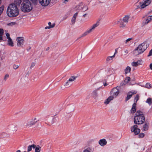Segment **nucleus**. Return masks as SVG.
Returning a JSON list of instances; mask_svg holds the SVG:
<instances>
[{
	"label": "nucleus",
	"instance_id": "obj_1",
	"mask_svg": "<svg viewBox=\"0 0 152 152\" xmlns=\"http://www.w3.org/2000/svg\"><path fill=\"white\" fill-rule=\"evenodd\" d=\"M19 14L18 9L17 6L15 4H11L8 7L7 10V14L9 17H16L18 16Z\"/></svg>",
	"mask_w": 152,
	"mask_h": 152
},
{
	"label": "nucleus",
	"instance_id": "obj_2",
	"mask_svg": "<svg viewBox=\"0 0 152 152\" xmlns=\"http://www.w3.org/2000/svg\"><path fill=\"white\" fill-rule=\"evenodd\" d=\"M21 4V9L23 12H29L32 9V7L30 2L28 0H18V3Z\"/></svg>",
	"mask_w": 152,
	"mask_h": 152
},
{
	"label": "nucleus",
	"instance_id": "obj_3",
	"mask_svg": "<svg viewBox=\"0 0 152 152\" xmlns=\"http://www.w3.org/2000/svg\"><path fill=\"white\" fill-rule=\"evenodd\" d=\"M145 121V118L143 113L138 110L136 113V116L134 118V124H142Z\"/></svg>",
	"mask_w": 152,
	"mask_h": 152
},
{
	"label": "nucleus",
	"instance_id": "obj_4",
	"mask_svg": "<svg viewBox=\"0 0 152 152\" xmlns=\"http://www.w3.org/2000/svg\"><path fill=\"white\" fill-rule=\"evenodd\" d=\"M149 45L146 42H143L140 44L134 50L133 53L135 55H138L143 53L148 47Z\"/></svg>",
	"mask_w": 152,
	"mask_h": 152
},
{
	"label": "nucleus",
	"instance_id": "obj_5",
	"mask_svg": "<svg viewBox=\"0 0 152 152\" xmlns=\"http://www.w3.org/2000/svg\"><path fill=\"white\" fill-rule=\"evenodd\" d=\"M99 25V21H97L96 23L93 24L91 26L90 28L85 32L81 35L80 37H83L86 36L88 34L93 32L95 30V28L97 27Z\"/></svg>",
	"mask_w": 152,
	"mask_h": 152
},
{
	"label": "nucleus",
	"instance_id": "obj_6",
	"mask_svg": "<svg viewBox=\"0 0 152 152\" xmlns=\"http://www.w3.org/2000/svg\"><path fill=\"white\" fill-rule=\"evenodd\" d=\"M39 120L38 118L34 117L29 120L27 121L25 124V126L27 127H30L32 126L35 125Z\"/></svg>",
	"mask_w": 152,
	"mask_h": 152
},
{
	"label": "nucleus",
	"instance_id": "obj_7",
	"mask_svg": "<svg viewBox=\"0 0 152 152\" xmlns=\"http://www.w3.org/2000/svg\"><path fill=\"white\" fill-rule=\"evenodd\" d=\"M77 77L72 76L65 83L64 86L66 87L70 86L72 84V82L74 81L77 78Z\"/></svg>",
	"mask_w": 152,
	"mask_h": 152
},
{
	"label": "nucleus",
	"instance_id": "obj_8",
	"mask_svg": "<svg viewBox=\"0 0 152 152\" xmlns=\"http://www.w3.org/2000/svg\"><path fill=\"white\" fill-rule=\"evenodd\" d=\"M17 45L18 47H21L24 42V38L23 37H18L17 38Z\"/></svg>",
	"mask_w": 152,
	"mask_h": 152
},
{
	"label": "nucleus",
	"instance_id": "obj_9",
	"mask_svg": "<svg viewBox=\"0 0 152 152\" xmlns=\"http://www.w3.org/2000/svg\"><path fill=\"white\" fill-rule=\"evenodd\" d=\"M143 1V2H140L142 8H145L148 6L151 3L152 0H144Z\"/></svg>",
	"mask_w": 152,
	"mask_h": 152
},
{
	"label": "nucleus",
	"instance_id": "obj_10",
	"mask_svg": "<svg viewBox=\"0 0 152 152\" xmlns=\"http://www.w3.org/2000/svg\"><path fill=\"white\" fill-rule=\"evenodd\" d=\"M137 126L135 125L131 127V131L132 132H134L135 135L138 134L140 131V129L137 128Z\"/></svg>",
	"mask_w": 152,
	"mask_h": 152
},
{
	"label": "nucleus",
	"instance_id": "obj_11",
	"mask_svg": "<svg viewBox=\"0 0 152 152\" xmlns=\"http://www.w3.org/2000/svg\"><path fill=\"white\" fill-rule=\"evenodd\" d=\"M39 3L43 7L48 6L51 1L50 0H38Z\"/></svg>",
	"mask_w": 152,
	"mask_h": 152
},
{
	"label": "nucleus",
	"instance_id": "obj_12",
	"mask_svg": "<svg viewBox=\"0 0 152 152\" xmlns=\"http://www.w3.org/2000/svg\"><path fill=\"white\" fill-rule=\"evenodd\" d=\"M118 86H117L116 88H113L111 91L110 92V94L113 96H115V97L119 93V90L117 88Z\"/></svg>",
	"mask_w": 152,
	"mask_h": 152
},
{
	"label": "nucleus",
	"instance_id": "obj_13",
	"mask_svg": "<svg viewBox=\"0 0 152 152\" xmlns=\"http://www.w3.org/2000/svg\"><path fill=\"white\" fill-rule=\"evenodd\" d=\"M118 23L119 24V28H123L126 27L125 23L121 19L118 21Z\"/></svg>",
	"mask_w": 152,
	"mask_h": 152
},
{
	"label": "nucleus",
	"instance_id": "obj_14",
	"mask_svg": "<svg viewBox=\"0 0 152 152\" xmlns=\"http://www.w3.org/2000/svg\"><path fill=\"white\" fill-rule=\"evenodd\" d=\"M137 91H135L133 92L130 91L128 93L127 95L126 99V101L129 100L132 96V95L135 94L137 93Z\"/></svg>",
	"mask_w": 152,
	"mask_h": 152
},
{
	"label": "nucleus",
	"instance_id": "obj_15",
	"mask_svg": "<svg viewBox=\"0 0 152 152\" xmlns=\"http://www.w3.org/2000/svg\"><path fill=\"white\" fill-rule=\"evenodd\" d=\"M152 20V15L148 17L147 18L143 20V23L144 25H146Z\"/></svg>",
	"mask_w": 152,
	"mask_h": 152
},
{
	"label": "nucleus",
	"instance_id": "obj_16",
	"mask_svg": "<svg viewBox=\"0 0 152 152\" xmlns=\"http://www.w3.org/2000/svg\"><path fill=\"white\" fill-rule=\"evenodd\" d=\"M130 17V16L129 15H125L121 19L126 24L128 23Z\"/></svg>",
	"mask_w": 152,
	"mask_h": 152
},
{
	"label": "nucleus",
	"instance_id": "obj_17",
	"mask_svg": "<svg viewBox=\"0 0 152 152\" xmlns=\"http://www.w3.org/2000/svg\"><path fill=\"white\" fill-rule=\"evenodd\" d=\"M107 142L106 140L104 139H101L99 141V143L101 146H104L107 144Z\"/></svg>",
	"mask_w": 152,
	"mask_h": 152
},
{
	"label": "nucleus",
	"instance_id": "obj_18",
	"mask_svg": "<svg viewBox=\"0 0 152 152\" xmlns=\"http://www.w3.org/2000/svg\"><path fill=\"white\" fill-rule=\"evenodd\" d=\"M141 61L138 60L137 62H133L131 63L132 65L133 66H137L139 65H141Z\"/></svg>",
	"mask_w": 152,
	"mask_h": 152
},
{
	"label": "nucleus",
	"instance_id": "obj_19",
	"mask_svg": "<svg viewBox=\"0 0 152 152\" xmlns=\"http://www.w3.org/2000/svg\"><path fill=\"white\" fill-rule=\"evenodd\" d=\"M114 98V96L112 95L109 97L104 102V103L105 104H109V102L112 100H113Z\"/></svg>",
	"mask_w": 152,
	"mask_h": 152
},
{
	"label": "nucleus",
	"instance_id": "obj_20",
	"mask_svg": "<svg viewBox=\"0 0 152 152\" xmlns=\"http://www.w3.org/2000/svg\"><path fill=\"white\" fill-rule=\"evenodd\" d=\"M136 104L135 103H134L133 104L131 110V113L133 114L136 112Z\"/></svg>",
	"mask_w": 152,
	"mask_h": 152
},
{
	"label": "nucleus",
	"instance_id": "obj_21",
	"mask_svg": "<svg viewBox=\"0 0 152 152\" xmlns=\"http://www.w3.org/2000/svg\"><path fill=\"white\" fill-rule=\"evenodd\" d=\"M48 24L49 26H48L46 27L45 28V29H50L53 28L55 26V24L54 23H53L52 25L50 22H49L48 23Z\"/></svg>",
	"mask_w": 152,
	"mask_h": 152
},
{
	"label": "nucleus",
	"instance_id": "obj_22",
	"mask_svg": "<svg viewBox=\"0 0 152 152\" xmlns=\"http://www.w3.org/2000/svg\"><path fill=\"white\" fill-rule=\"evenodd\" d=\"M78 13L76 12L74 14L71 20V22L72 24H74L75 22L76 17Z\"/></svg>",
	"mask_w": 152,
	"mask_h": 152
},
{
	"label": "nucleus",
	"instance_id": "obj_23",
	"mask_svg": "<svg viewBox=\"0 0 152 152\" xmlns=\"http://www.w3.org/2000/svg\"><path fill=\"white\" fill-rule=\"evenodd\" d=\"M100 88H98L97 90H95L92 93V94L94 97L95 98H96L97 97V90L99 89Z\"/></svg>",
	"mask_w": 152,
	"mask_h": 152
},
{
	"label": "nucleus",
	"instance_id": "obj_24",
	"mask_svg": "<svg viewBox=\"0 0 152 152\" xmlns=\"http://www.w3.org/2000/svg\"><path fill=\"white\" fill-rule=\"evenodd\" d=\"M4 30L2 28H0V41L3 40V36L4 34Z\"/></svg>",
	"mask_w": 152,
	"mask_h": 152
},
{
	"label": "nucleus",
	"instance_id": "obj_25",
	"mask_svg": "<svg viewBox=\"0 0 152 152\" xmlns=\"http://www.w3.org/2000/svg\"><path fill=\"white\" fill-rule=\"evenodd\" d=\"M149 124L148 123H145L143 126V129L144 131H147L148 129Z\"/></svg>",
	"mask_w": 152,
	"mask_h": 152
},
{
	"label": "nucleus",
	"instance_id": "obj_26",
	"mask_svg": "<svg viewBox=\"0 0 152 152\" xmlns=\"http://www.w3.org/2000/svg\"><path fill=\"white\" fill-rule=\"evenodd\" d=\"M131 68L130 67L127 66L124 70L125 74H127L130 73L131 71Z\"/></svg>",
	"mask_w": 152,
	"mask_h": 152
},
{
	"label": "nucleus",
	"instance_id": "obj_27",
	"mask_svg": "<svg viewBox=\"0 0 152 152\" xmlns=\"http://www.w3.org/2000/svg\"><path fill=\"white\" fill-rule=\"evenodd\" d=\"M7 42L8 44L9 45L12 47H13L14 46V44L11 39H8Z\"/></svg>",
	"mask_w": 152,
	"mask_h": 152
},
{
	"label": "nucleus",
	"instance_id": "obj_28",
	"mask_svg": "<svg viewBox=\"0 0 152 152\" xmlns=\"http://www.w3.org/2000/svg\"><path fill=\"white\" fill-rule=\"evenodd\" d=\"M41 147L39 145L37 146L35 149V152H40V151Z\"/></svg>",
	"mask_w": 152,
	"mask_h": 152
},
{
	"label": "nucleus",
	"instance_id": "obj_29",
	"mask_svg": "<svg viewBox=\"0 0 152 152\" xmlns=\"http://www.w3.org/2000/svg\"><path fill=\"white\" fill-rule=\"evenodd\" d=\"M130 80V78L129 77H128L125 78L124 80V83L126 84L128 83Z\"/></svg>",
	"mask_w": 152,
	"mask_h": 152
},
{
	"label": "nucleus",
	"instance_id": "obj_30",
	"mask_svg": "<svg viewBox=\"0 0 152 152\" xmlns=\"http://www.w3.org/2000/svg\"><path fill=\"white\" fill-rule=\"evenodd\" d=\"M146 102L150 105L152 103V99L151 98H149L147 99Z\"/></svg>",
	"mask_w": 152,
	"mask_h": 152
},
{
	"label": "nucleus",
	"instance_id": "obj_31",
	"mask_svg": "<svg viewBox=\"0 0 152 152\" xmlns=\"http://www.w3.org/2000/svg\"><path fill=\"white\" fill-rule=\"evenodd\" d=\"M115 57L114 55H113L112 56H108L107 57L106 60L107 61H109L113 59V58H114Z\"/></svg>",
	"mask_w": 152,
	"mask_h": 152
},
{
	"label": "nucleus",
	"instance_id": "obj_32",
	"mask_svg": "<svg viewBox=\"0 0 152 152\" xmlns=\"http://www.w3.org/2000/svg\"><path fill=\"white\" fill-rule=\"evenodd\" d=\"M88 9L87 6L86 5L84 6L82 8V10L83 11H85L87 10Z\"/></svg>",
	"mask_w": 152,
	"mask_h": 152
},
{
	"label": "nucleus",
	"instance_id": "obj_33",
	"mask_svg": "<svg viewBox=\"0 0 152 152\" xmlns=\"http://www.w3.org/2000/svg\"><path fill=\"white\" fill-rule=\"evenodd\" d=\"M139 96L138 95H137L134 98V101L136 102L137 101L139 100Z\"/></svg>",
	"mask_w": 152,
	"mask_h": 152
},
{
	"label": "nucleus",
	"instance_id": "obj_34",
	"mask_svg": "<svg viewBox=\"0 0 152 152\" xmlns=\"http://www.w3.org/2000/svg\"><path fill=\"white\" fill-rule=\"evenodd\" d=\"M16 24V22H11V23H8L7 25L8 26H13L15 25Z\"/></svg>",
	"mask_w": 152,
	"mask_h": 152
},
{
	"label": "nucleus",
	"instance_id": "obj_35",
	"mask_svg": "<svg viewBox=\"0 0 152 152\" xmlns=\"http://www.w3.org/2000/svg\"><path fill=\"white\" fill-rule=\"evenodd\" d=\"M4 7L1 6L0 7V15L2 14L3 10H4Z\"/></svg>",
	"mask_w": 152,
	"mask_h": 152
},
{
	"label": "nucleus",
	"instance_id": "obj_36",
	"mask_svg": "<svg viewBox=\"0 0 152 152\" xmlns=\"http://www.w3.org/2000/svg\"><path fill=\"white\" fill-rule=\"evenodd\" d=\"M35 63L34 62H32L31 65V66L30 67V69H32V68L34 67L35 66Z\"/></svg>",
	"mask_w": 152,
	"mask_h": 152
},
{
	"label": "nucleus",
	"instance_id": "obj_37",
	"mask_svg": "<svg viewBox=\"0 0 152 152\" xmlns=\"http://www.w3.org/2000/svg\"><path fill=\"white\" fill-rule=\"evenodd\" d=\"M140 2H139V5H137V8L136 9H137L140 8L141 10H142L144 8H141V5L140 4Z\"/></svg>",
	"mask_w": 152,
	"mask_h": 152
},
{
	"label": "nucleus",
	"instance_id": "obj_38",
	"mask_svg": "<svg viewBox=\"0 0 152 152\" xmlns=\"http://www.w3.org/2000/svg\"><path fill=\"white\" fill-rule=\"evenodd\" d=\"M132 38H129L127 39L125 41V43L127 44L128 42H129L131 40H132Z\"/></svg>",
	"mask_w": 152,
	"mask_h": 152
},
{
	"label": "nucleus",
	"instance_id": "obj_39",
	"mask_svg": "<svg viewBox=\"0 0 152 152\" xmlns=\"http://www.w3.org/2000/svg\"><path fill=\"white\" fill-rule=\"evenodd\" d=\"M6 36L7 38L8 39H11L10 37V35L8 33H6Z\"/></svg>",
	"mask_w": 152,
	"mask_h": 152
},
{
	"label": "nucleus",
	"instance_id": "obj_40",
	"mask_svg": "<svg viewBox=\"0 0 152 152\" xmlns=\"http://www.w3.org/2000/svg\"><path fill=\"white\" fill-rule=\"evenodd\" d=\"M31 150H32V146H31V145L28 146V151L29 152V151H31Z\"/></svg>",
	"mask_w": 152,
	"mask_h": 152
},
{
	"label": "nucleus",
	"instance_id": "obj_41",
	"mask_svg": "<svg viewBox=\"0 0 152 152\" xmlns=\"http://www.w3.org/2000/svg\"><path fill=\"white\" fill-rule=\"evenodd\" d=\"M19 67V66L18 65H16L15 64H14L13 65V68L15 69H18Z\"/></svg>",
	"mask_w": 152,
	"mask_h": 152
},
{
	"label": "nucleus",
	"instance_id": "obj_42",
	"mask_svg": "<svg viewBox=\"0 0 152 152\" xmlns=\"http://www.w3.org/2000/svg\"><path fill=\"white\" fill-rule=\"evenodd\" d=\"M146 87L147 88H151V85L148 83H147L145 85Z\"/></svg>",
	"mask_w": 152,
	"mask_h": 152
},
{
	"label": "nucleus",
	"instance_id": "obj_43",
	"mask_svg": "<svg viewBox=\"0 0 152 152\" xmlns=\"http://www.w3.org/2000/svg\"><path fill=\"white\" fill-rule=\"evenodd\" d=\"M33 3L36 4L37 2V0H30Z\"/></svg>",
	"mask_w": 152,
	"mask_h": 152
},
{
	"label": "nucleus",
	"instance_id": "obj_44",
	"mask_svg": "<svg viewBox=\"0 0 152 152\" xmlns=\"http://www.w3.org/2000/svg\"><path fill=\"white\" fill-rule=\"evenodd\" d=\"M126 84L124 83V81L123 82H121L120 84V87L123 86L125 85Z\"/></svg>",
	"mask_w": 152,
	"mask_h": 152
},
{
	"label": "nucleus",
	"instance_id": "obj_45",
	"mask_svg": "<svg viewBox=\"0 0 152 152\" xmlns=\"http://www.w3.org/2000/svg\"><path fill=\"white\" fill-rule=\"evenodd\" d=\"M139 136L140 137L142 138L144 137V134L143 133H140V134Z\"/></svg>",
	"mask_w": 152,
	"mask_h": 152
},
{
	"label": "nucleus",
	"instance_id": "obj_46",
	"mask_svg": "<svg viewBox=\"0 0 152 152\" xmlns=\"http://www.w3.org/2000/svg\"><path fill=\"white\" fill-rule=\"evenodd\" d=\"M151 56H152V49L150 50L148 56L149 57Z\"/></svg>",
	"mask_w": 152,
	"mask_h": 152
},
{
	"label": "nucleus",
	"instance_id": "obj_47",
	"mask_svg": "<svg viewBox=\"0 0 152 152\" xmlns=\"http://www.w3.org/2000/svg\"><path fill=\"white\" fill-rule=\"evenodd\" d=\"M9 75L7 74H6L4 76V79L5 80H6L7 78L9 77Z\"/></svg>",
	"mask_w": 152,
	"mask_h": 152
},
{
	"label": "nucleus",
	"instance_id": "obj_48",
	"mask_svg": "<svg viewBox=\"0 0 152 152\" xmlns=\"http://www.w3.org/2000/svg\"><path fill=\"white\" fill-rule=\"evenodd\" d=\"M31 146H32V148H36V145L35 144H33L31 145Z\"/></svg>",
	"mask_w": 152,
	"mask_h": 152
},
{
	"label": "nucleus",
	"instance_id": "obj_49",
	"mask_svg": "<svg viewBox=\"0 0 152 152\" xmlns=\"http://www.w3.org/2000/svg\"><path fill=\"white\" fill-rule=\"evenodd\" d=\"M124 53L125 55L127 54L128 53V50H126L124 51Z\"/></svg>",
	"mask_w": 152,
	"mask_h": 152
},
{
	"label": "nucleus",
	"instance_id": "obj_50",
	"mask_svg": "<svg viewBox=\"0 0 152 152\" xmlns=\"http://www.w3.org/2000/svg\"><path fill=\"white\" fill-rule=\"evenodd\" d=\"M83 152H90V151L87 149H85L84 151Z\"/></svg>",
	"mask_w": 152,
	"mask_h": 152
},
{
	"label": "nucleus",
	"instance_id": "obj_51",
	"mask_svg": "<svg viewBox=\"0 0 152 152\" xmlns=\"http://www.w3.org/2000/svg\"><path fill=\"white\" fill-rule=\"evenodd\" d=\"M150 67L151 70H152V63H151L150 65Z\"/></svg>",
	"mask_w": 152,
	"mask_h": 152
},
{
	"label": "nucleus",
	"instance_id": "obj_52",
	"mask_svg": "<svg viewBox=\"0 0 152 152\" xmlns=\"http://www.w3.org/2000/svg\"><path fill=\"white\" fill-rule=\"evenodd\" d=\"M107 84L106 83H104V86H106L107 85Z\"/></svg>",
	"mask_w": 152,
	"mask_h": 152
},
{
	"label": "nucleus",
	"instance_id": "obj_53",
	"mask_svg": "<svg viewBox=\"0 0 152 152\" xmlns=\"http://www.w3.org/2000/svg\"><path fill=\"white\" fill-rule=\"evenodd\" d=\"M117 52V51L116 50H115V53L114 54V56H115V54H116Z\"/></svg>",
	"mask_w": 152,
	"mask_h": 152
},
{
	"label": "nucleus",
	"instance_id": "obj_54",
	"mask_svg": "<svg viewBox=\"0 0 152 152\" xmlns=\"http://www.w3.org/2000/svg\"><path fill=\"white\" fill-rule=\"evenodd\" d=\"M69 0H64V1L63 2V3H65V1L67 2Z\"/></svg>",
	"mask_w": 152,
	"mask_h": 152
},
{
	"label": "nucleus",
	"instance_id": "obj_55",
	"mask_svg": "<svg viewBox=\"0 0 152 152\" xmlns=\"http://www.w3.org/2000/svg\"><path fill=\"white\" fill-rule=\"evenodd\" d=\"M87 14H84L83 15V17H85L86 16V15Z\"/></svg>",
	"mask_w": 152,
	"mask_h": 152
},
{
	"label": "nucleus",
	"instance_id": "obj_56",
	"mask_svg": "<svg viewBox=\"0 0 152 152\" xmlns=\"http://www.w3.org/2000/svg\"><path fill=\"white\" fill-rule=\"evenodd\" d=\"M15 152H21V151L20 150H18L16 151Z\"/></svg>",
	"mask_w": 152,
	"mask_h": 152
},
{
	"label": "nucleus",
	"instance_id": "obj_57",
	"mask_svg": "<svg viewBox=\"0 0 152 152\" xmlns=\"http://www.w3.org/2000/svg\"><path fill=\"white\" fill-rule=\"evenodd\" d=\"M1 1L0 0V4H1Z\"/></svg>",
	"mask_w": 152,
	"mask_h": 152
},
{
	"label": "nucleus",
	"instance_id": "obj_58",
	"mask_svg": "<svg viewBox=\"0 0 152 152\" xmlns=\"http://www.w3.org/2000/svg\"><path fill=\"white\" fill-rule=\"evenodd\" d=\"M24 152H29V151H27V152H26V151H24Z\"/></svg>",
	"mask_w": 152,
	"mask_h": 152
}]
</instances>
